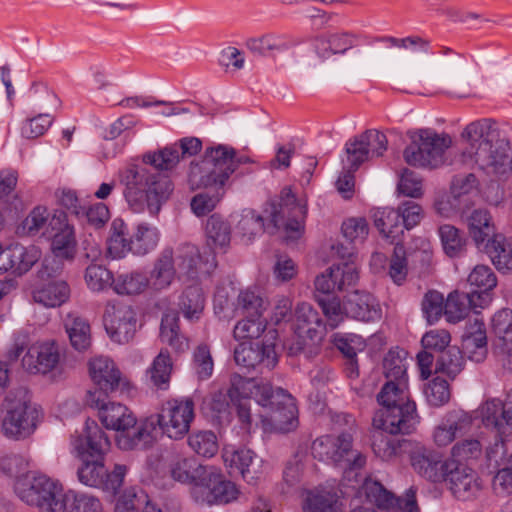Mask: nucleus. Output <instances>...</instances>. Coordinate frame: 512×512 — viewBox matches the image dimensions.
<instances>
[{
    "label": "nucleus",
    "mask_w": 512,
    "mask_h": 512,
    "mask_svg": "<svg viewBox=\"0 0 512 512\" xmlns=\"http://www.w3.org/2000/svg\"><path fill=\"white\" fill-rule=\"evenodd\" d=\"M166 171L143 158L141 163H131L119 170L124 198L134 212H142L145 206L151 214L160 211L174 189Z\"/></svg>",
    "instance_id": "f257e3e1"
},
{
    "label": "nucleus",
    "mask_w": 512,
    "mask_h": 512,
    "mask_svg": "<svg viewBox=\"0 0 512 512\" xmlns=\"http://www.w3.org/2000/svg\"><path fill=\"white\" fill-rule=\"evenodd\" d=\"M194 416L192 399H169L162 404L156 416L141 421V428L135 438H123L121 445L125 448H147L159 431L171 439H182L189 432Z\"/></svg>",
    "instance_id": "f03ea898"
},
{
    "label": "nucleus",
    "mask_w": 512,
    "mask_h": 512,
    "mask_svg": "<svg viewBox=\"0 0 512 512\" xmlns=\"http://www.w3.org/2000/svg\"><path fill=\"white\" fill-rule=\"evenodd\" d=\"M380 409L373 417L374 428L391 434H409L419 423L416 404L410 400L408 383L386 382L377 394Z\"/></svg>",
    "instance_id": "7ed1b4c3"
},
{
    "label": "nucleus",
    "mask_w": 512,
    "mask_h": 512,
    "mask_svg": "<svg viewBox=\"0 0 512 512\" xmlns=\"http://www.w3.org/2000/svg\"><path fill=\"white\" fill-rule=\"evenodd\" d=\"M489 126L486 120L475 121L467 125L462 136L468 147L463 152L488 173L505 175L512 170L510 147L503 141L492 144Z\"/></svg>",
    "instance_id": "20e7f679"
},
{
    "label": "nucleus",
    "mask_w": 512,
    "mask_h": 512,
    "mask_svg": "<svg viewBox=\"0 0 512 512\" xmlns=\"http://www.w3.org/2000/svg\"><path fill=\"white\" fill-rule=\"evenodd\" d=\"M73 447L83 462L77 475L81 483L99 487L104 485L107 470L104 457L110 448V441L105 432L95 421H86L83 433L73 439Z\"/></svg>",
    "instance_id": "39448f33"
},
{
    "label": "nucleus",
    "mask_w": 512,
    "mask_h": 512,
    "mask_svg": "<svg viewBox=\"0 0 512 512\" xmlns=\"http://www.w3.org/2000/svg\"><path fill=\"white\" fill-rule=\"evenodd\" d=\"M358 40L350 32H335L318 35L313 38L315 53L322 60L324 69L335 77H344L366 68L360 51L356 55L348 54Z\"/></svg>",
    "instance_id": "423d86ee"
},
{
    "label": "nucleus",
    "mask_w": 512,
    "mask_h": 512,
    "mask_svg": "<svg viewBox=\"0 0 512 512\" xmlns=\"http://www.w3.org/2000/svg\"><path fill=\"white\" fill-rule=\"evenodd\" d=\"M246 157H236V151L229 146L219 144L206 148L200 162L191 163L189 181L203 188H223L229 177L237 171L239 165L248 163Z\"/></svg>",
    "instance_id": "0eeeda50"
},
{
    "label": "nucleus",
    "mask_w": 512,
    "mask_h": 512,
    "mask_svg": "<svg viewBox=\"0 0 512 512\" xmlns=\"http://www.w3.org/2000/svg\"><path fill=\"white\" fill-rule=\"evenodd\" d=\"M257 381L254 377H243L234 373L230 377V386L226 392H215L210 401V409L219 420L230 419V407H234L240 427L245 432L252 429L250 397H254Z\"/></svg>",
    "instance_id": "6e6552de"
},
{
    "label": "nucleus",
    "mask_w": 512,
    "mask_h": 512,
    "mask_svg": "<svg viewBox=\"0 0 512 512\" xmlns=\"http://www.w3.org/2000/svg\"><path fill=\"white\" fill-rule=\"evenodd\" d=\"M254 398L259 405L269 410V415L262 422L269 425L272 431L289 433L298 427V408L294 397L286 390L273 389L268 382H257Z\"/></svg>",
    "instance_id": "1a4fd4ad"
},
{
    "label": "nucleus",
    "mask_w": 512,
    "mask_h": 512,
    "mask_svg": "<svg viewBox=\"0 0 512 512\" xmlns=\"http://www.w3.org/2000/svg\"><path fill=\"white\" fill-rule=\"evenodd\" d=\"M2 407L1 431L7 438L21 440L35 431L40 420L41 409L24 391L9 393Z\"/></svg>",
    "instance_id": "9d476101"
},
{
    "label": "nucleus",
    "mask_w": 512,
    "mask_h": 512,
    "mask_svg": "<svg viewBox=\"0 0 512 512\" xmlns=\"http://www.w3.org/2000/svg\"><path fill=\"white\" fill-rule=\"evenodd\" d=\"M101 391H88L86 394V404L97 409L99 421L106 429L114 430L119 433L117 436V445L122 450H134L135 448H125L121 445L123 438L133 439L141 428V422L138 424L136 416L124 404L107 400Z\"/></svg>",
    "instance_id": "9b49d317"
},
{
    "label": "nucleus",
    "mask_w": 512,
    "mask_h": 512,
    "mask_svg": "<svg viewBox=\"0 0 512 512\" xmlns=\"http://www.w3.org/2000/svg\"><path fill=\"white\" fill-rule=\"evenodd\" d=\"M410 138V144L403 151L407 164L428 169H436L444 165L445 151L452 143L449 135L438 134L431 129H420Z\"/></svg>",
    "instance_id": "f8f14e48"
},
{
    "label": "nucleus",
    "mask_w": 512,
    "mask_h": 512,
    "mask_svg": "<svg viewBox=\"0 0 512 512\" xmlns=\"http://www.w3.org/2000/svg\"><path fill=\"white\" fill-rule=\"evenodd\" d=\"M265 211L269 214L274 228L283 227L286 240H297L304 230L306 207L297 202L291 188L282 189L279 199L271 200Z\"/></svg>",
    "instance_id": "ddd939ff"
},
{
    "label": "nucleus",
    "mask_w": 512,
    "mask_h": 512,
    "mask_svg": "<svg viewBox=\"0 0 512 512\" xmlns=\"http://www.w3.org/2000/svg\"><path fill=\"white\" fill-rule=\"evenodd\" d=\"M14 490L26 504L52 512L54 503H58L61 496L62 484L46 475L28 472L16 479Z\"/></svg>",
    "instance_id": "4468645a"
},
{
    "label": "nucleus",
    "mask_w": 512,
    "mask_h": 512,
    "mask_svg": "<svg viewBox=\"0 0 512 512\" xmlns=\"http://www.w3.org/2000/svg\"><path fill=\"white\" fill-rule=\"evenodd\" d=\"M277 338V330L268 329L261 342L240 343L234 350L235 362L261 375L271 372L278 363V355L275 351Z\"/></svg>",
    "instance_id": "2eb2a0df"
},
{
    "label": "nucleus",
    "mask_w": 512,
    "mask_h": 512,
    "mask_svg": "<svg viewBox=\"0 0 512 512\" xmlns=\"http://www.w3.org/2000/svg\"><path fill=\"white\" fill-rule=\"evenodd\" d=\"M103 321L105 330L113 342L127 344L134 338L137 315L132 306L121 302L108 303Z\"/></svg>",
    "instance_id": "dca6fc26"
},
{
    "label": "nucleus",
    "mask_w": 512,
    "mask_h": 512,
    "mask_svg": "<svg viewBox=\"0 0 512 512\" xmlns=\"http://www.w3.org/2000/svg\"><path fill=\"white\" fill-rule=\"evenodd\" d=\"M238 489L236 485L225 480L223 475L212 466L204 483L191 488L193 500L200 505L227 504L237 499Z\"/></svg>",
    "instance_id": "f3484780"
},
{
    "label": "nucleus",
    "mask_w": 512,
    "mask_h": 512,
    "mask_svg": "<svg viewBox=\"0 0 512 512\" xmlns=\"http://www.w3.org/2000/svg\"><path fill=\"white\" fill-rule=\"evenodd\" d=\"M60 361L59 345L55 341H45L31 345L22 356L21 365L29 374L46 375L54 371Z\"/></svg>",
    "instance_id": "a211bd4d"
},
{
    "label": "nucleus",
    "mask_w": 512,
    "mask_h": 512,
    "mask_svg": "<svg viewBox=\"0 0 512 512\" xmlns=\"http://www.w3.org/2000/svg\"><path fill=\"white\" fill-rule=\"evenodd\" d=\"M359 279L358 267L352 262H342L328 268L324 273L315 278L316 292L323 297H331L334 290L344 291L355 286Z\"/></svg>",
    "instance_id": "6ab92c4d"
},
{
    "label": "nucleus",
    "mask_w": 512,
    "mask_h": 512,
    "mask_svg": "<svg viewBox=\"0 0 512 512\" xmlns=\"http://www.w3.org/2000/svg\"><path fill=\"white\" fill-rule=\"evenodd\" d=\"M89 371L96 388L93 391H101L104 396L118 389L121 392L129 391L131 384L121 376L120 370L113 360L107 357H96L89 363Z\"/></svg>",
    "instance_id": "aec40b11"
},
{
    "label": "nucleus",
    "mask_w": 512,
    "mask_h": 512,
    "mask_svg": "<svg viewBox=\"0 0 512 512\" xmlns=\"http://www.w3.org/2000/svg\"><path fill=\"white\" fill-rule=\"evenodd\" d=\"M202 142L196 137H185L170 146H166L158 151L147 152L143 154V159L155 164L156 166L168 171L174 169L180 159L191 157L200 152Z\"/></svg>",
    "instance_id": "412c9836"
},
{
    "label": "nucleus",
    "mask_w": 512,
    "mask_h": 512,
    "mask_svg": "<svg viewBox=\"0 0 512 512\" xmlns=\"http://www.w3.org/2000/svg\"><path fill=\"white\" fill-rule=\"evenodd\" d=\"M348 431L334 436V448L330 463L349 470L362 469L366 464V456L353 449L354 419L351 415H343Z\"/></svg>",
    "instance_id": "4be33fe9"
},
{
    "label": "nucleus",
    "mask_w": 512,
    "mask_h": 512,
    "mask_svg": "<svg viewBox=\"0 0 512 512\" xmlns=\"http://www.w3.org/2000/svg\"><path fill=\"white\" fill-rule=\"evenodd\" d=\"M442 479L449 484L453 495L462 501L476 498L481 489V482L477 474L463 463L450 462L449 468Z\"/></svg>",
    "instance_id": "5701e85b"
},
{
    "label": "nucleus",
    "mask_w": 512,
    "mask_h": 512,
    "mask_svg": "<svg viewBox=\"0 0 512 512\" xmlns=\"http://www.w3.org/2000/svg\"><path fill=\"white\" fill-rule=\"evenodd\" d=\"M51 231L46 239L51 240V250L57 258L71 260L76 252L74 227L69 224L67 214L56 210L52 215Z\"/></svg>",
    "instance_id": "b1692460"
},
{
    "label": "nucleus",
    "mask_w": 512,
    "mask_h": 512,
    "mask_svg": "<svg viewBox=\"0 0 512 512\" xmlns=\"http://www.w3.org/2000/svg\"><path fill=\"white\" fill-rule=\"evenodd\" d=\"M174 255L180 272L191 280L209 275L216 267L214 255L204 259L198 247L190 243L179 245Z\"/></svg>",
    "instance_id": "393cba45"
},
{
    "label": "nucleus",
    "mask_w": 512,
    "mask_h": 512,
    "mask_svg": "<svg viewBox=\"0 0 512 512\" xmlns=\"http://www.w3.org/2000/svg\"><path fill=\"white\" fill-rule=\"evenodd\" d=\"M473 424L472 416L463 410L449 412L433 431V441L438 447L451 444L457 435L470 431Z\"/></svg>",
    "instance_id": "a878e982"
},
{
    "label": "nucleus",
    "mask_w": 512,
    "mask_h": 512,
    "mask_svg": "<svg viewBox=\"0 0 512 512\" xmlns=\"http://www.w3.org/2000/svg\"><path fill=\"white\" fill-rule=\"evenodd\" d=\"M480 415L483 424L494 429L500 438L512 433V402L503 403L500 399L493 398L484 402L480 407Z\"/></svg>",
    "instance_id": "bb28decb"
},
{
    "label": "nucleus",
    "mask_w": 512,
    "mask_h": 512,
    "mask_svg": "<svg viewBox=\"0 0 512 512\" xmlns=\"http://www.w3.org/2000/svg\"><path fill=\"white\" fill-rule=\"evenodd\" d=\"M346 317L364 322L378 321L382 317V309L378 301L369 293L354 291L344 301Z\"/></svg>",
    "instance_id": "cd10ccee"
},
{
    "label": "nucleus",
    "mask_w": 512,
    "mask_h": 512,
    "mask_svg": "<svg viewBox=\"0 0 512 512\" xmlns=\"http://www.w3.org/2000/svg\"><path fill=\"white\" fill-rule=\"evenodd\" d=\"M449 461H443L441 455L426 448H419L411 454L414 470L432 482H441L449 468Z\"/></svg>",
    "instance_id": "c85d7f7f"
},
{
    "label": "nucleus",
    "mask_w": 512,
    "mask_h": 512,
    "mask_svg": "<svg viewBox=\"0 0 512 512\" xmlns=\"http://www.w3.org/2000/svg\"><path fill=\"white\" fill-rule=\"evenodd\" d=\"M223 459L226 466L231 469L230 474L238 473L248 483L259 477L260 466L257 464L256 454L251 449L225 450Z\"/></svg>",
    "instance_id": "c756f323"
},
{
    "label": "nucleus",
    "mask_w": 512,
    "mask_h": 512,
    "mask_svg": "<svg viewBox=\"0 0 512 512\" xmlns=\"http://www.w3.org/2000/svg\"><path fill=\"white\" fill-rule=\"evenodd\" d=\"M462 347L471 361L483 362L488 355L486 327L482 320L475 319L469 323L462 335Z\"/></svg>",
    "instance_id": "7c9ffc66"
},
{
    "label": "nucleus",
    "mask_w": 512,
    "mask_h": 512,
    "mask_svg": "<svg viewBox=\"0 0 512 512\" xmlns=\"http://www.w3.org/2000/svg\"><path fill=\"white\" fill-rule=\"evenodd\" d=\"M211 468L200 464L194 457H180L171 463L170 474L175 481L195 488L204 483Z\"/></svg>",
    "instance_id": "2f4dec72"
},
{
    "label": "nucleus",
    "mask_w": 512,
    "mask_h": 512,
    "mask_svg": "<svg viewBox=\"0 0 512 512\" xmlns=\"http://www.w3.org/2000/svg\"><path fill=\"white\" fill-rule=\"evenodd\" d=\"M176 263L173 248L162 249L154 260L148 277L154 289L163 290L171 286L177 274Z\"/></svg>",
    "instance_id": "473e14b6"
},
{
    "label": "nucleus",
    "mask_w": 512,
    "mask_h": 512,
    "mask_svg": "<svg viewBox=\"0 0 512 512\" xmlns=\"http://www.w3.org/2000/svg\"><path fill=\"white\" fill-rule=\"evenodd\" d=\"M295 318L296 330L299 333H305L312 342L321 340L326 331V324L310 303H299L295 309Z\"/></svg>",
    "instance_id": "72a5a7b5"
},
{
    "label": "nucleus",
    "mask_w": 512,
    "mask_h": 512,
    "mask_svg": "<svg viewBox=\"0 0 512 512\" xmlns=\"http://www.w3.org/2000/svg\"><path fill=\"white\" fill-rule=\"evenodd\" d=\"M100 505V500L92 494L62 489L58 503H54V512H97Z\"/></svg>",
    "instance_id": "f704fd0d"
},
{
    "label": "nucleus",
    "mask_w": 512,
    "mask_h": 512,
    "mask_svg": "<svg viewBox=\"0 0 512 512\" xmlns=\"http://www.w3.org/2000/svg\"><path fill=\"white\" fill-rule=\"evenodd\" d=\"M480 250L489 257L498 271L512 270V242L505 235L496 233Z\"/></svg>",
    "instance_id": "c9c22d12"
},
{
    "label": "nucleus",
    "mask_w": 512,
    "mask_h": 512,
    "mask_svg": "<svg viewBox=\"0 0 512 512\" xmlns=\"http://www.w3.org/2000/svg\"><path fill=\"white\" fill-rule=\"evenodd\" d=\"M468 233L477 249H482L485 242L496 234V228L490 212L478 208L466 217Z\"/></svg>",
    "instance_id": "e433bc0d"
},
{
    "label": "nucleus",
    "mask_w": 512,
    "mask_h": 512,
    "mask_svg": "<svg viewBox=\"0 0 512 512\" xmlns=\"http://www.w3.org/2000/svg\"><path fill=\"white\" fill-rule=\"evenodd\" d=\"M375 227L382 236L395 245H400L403 236V226L397 209L378 208L372 214Z\"/></svg>",
    "instance_id": "4c0bfd02"
},
{
    "label": "nucleus",
    "mask_w": 512,
    "mask_h": 512,
    "mask_svg": "<svg viewBox=\"0 0 512 512\" xmlns=\"http://www.w3.org/2000/svg\"><path fill=\"white\" fill-rule=\"evenodd\" d=\"M461 70L457 61L440 60L435 67H422L413 73L412 79L445 84H457Z\"/></svg>",
    "instance_id": "58836bf2"
},
{
    "label": "nucleus",
    "mask_w": 512,
    "mask_h": 512,
    "mask_svg": "<svg viewBox=\"0 0 512 512\" xmlns=\"http://www.w3.org/2000/svg\"><path fill=\"white\" fill-rule=\"evenodd\" d=\"M64 328L71 346L78 352H85L91 347V327L89 322L76 313L67 314Z\"/></svg>",
    "instance_id": "ea45409f"
},
{
    "label": "nucleus",
    "mask_w": 512,
    "mask_h": 512,
    "mask_svg": "<svg viewBox=\"0 0 512 512\" xmlns=\"http://www.w3.org/2000/svg\"><path fill=\"white\" fill-rule=\"evenodd\" d=\"M52 215L47 207L38 205L34 207L18 227V234L22 236L47 237L51 231Z\"/></svg>",
    "instance_id": "a19ab883"
},
{
    "label": "nucleus",
    "mask_w": 512,
    "mask_h": 512,
    "mask_svg": "<svg viewBox=\"0 0 512 512\" xmlns=\"http://www.w3.org/2000/svg\"><path fill=\"white\" fill-rule=\"evenodd\" d=\"M70 288L65 281H51L33 291V299L46 307H57L69 299Z\"/></svg>",
    "instance_id": "79ce46f5"
},
{
    "label": "nucleus",
    "mask_w": 512,
    "mask_h": 512,
    "mask_svg": "<svg viewBox=\"0 0 512 512\" xmlns=\"http://www.w3.org/2000/svg\"><path fill=\"white\" fill-rule=\"evenodd\" d=\"M160 240L158 229L148 223H140L130 237V249L134 255L144 256L153 251Z\"/></svg>",
    "instance_id": "37998d69"
},
{
    "label": "nucleus",
    "mask_w": 512,
    "mask_h": 512,
    "mask_svg": "<svg viewBox=\"0 0 512 512\" xmlns=\"http://www.w3.org/2000/svg\"><path fill=\"white\" fill-rule=\"evenodd\" d=\"M445 254L450 258L462 257L467 250L468 240L457 227L444 224L438 229Z\"/></svg>",
    "instance_id": "c03bdc74"
},
{
    "label": "nucleus",
    "mask_w": 512,
    "mask_h": 512,
    "mask_svg": "<svg viewBox=\"0 0 512 512\" xmlns=\"http://www.w3.org/2000/svg\"><path fill=\"white\" fill-rule=\"evenodd\" d=\"M406 358L407 352L398 347L387 352L383 359V373L387 379L386 382L408 383Z\"/></svg>",
    "instance_id": "a18cd8bd"
},
{
    "label": "nucleus",
    "mask_w": 512,
    "mask_h": 512,
    "mask_svg": "<svg viewBox=\"0 0 512 512\" xmlns=\"http://www.w3.org/2000/svg\"><path fill=\"white\" fill-rule=\"evenodd\" d=\"M206 236L210 247L225 251L231 241V226L220 215L213 214L206 222Z\"/></svg>",
    "instance_id": "49530a36"
},
{
    "label": "nucleus",
    "mask_w": 512,
    "mask_h": 512,
    "mask_svg": "<svg viewBox=\"0 0 512 512\" xmlns=\"http://www.w3.org/2000/svg\"><path fill=\"white\" fill-rule=\"evenodd\" d=\"M173 363L167 349H161L154 358L147 374L151 383L158 389L167 390L170 384Z\"/></svg>",
    "instance_id": "de8ad7c7"
},
{
    "label": "nucleus",
    "mask_w": 512,
    "mask_h": 512,
    "mask_svg": "<svg viewBox=\"0 0 512 512\" xmlns=\"http://www.w3.org/2000/svg\"><path fill=\"white\" fill-rule=\"evenodd\" d=\"M160 339L176 352L188 349V340L179 333V317L175 313L164 314L160 326Z\"/></svg>",
    "instance_id": "09e8293b"
},
{
    "label": "nucleus",
    "mask_w": 512,
    "mask_h": 512,
    "mask_svg": "<svg viewBox=\"0 0 512 512\" xmlns=\"http://www.w3.org/2000/svg\"><path fill=\"white\" fill-rule=\"evenodd\" d=\"M149 283L148 277L143 272L120 273L115 277L113 291L118 295H138L148 288Z\"/></svg>",
    "instance_id": "8fccbe9b"
},
{
    "label": "nucleus",
    "mask_w": 512,
    "mask_h": 512,
    "mask_svg": "<svg viewBox=\"0 0 512 512\" xmlns=\"http://www.w3.org/2000/svg\"><path fill=\"white\" fill-rule=\"evenodd\" d=\"M248 49L261 56H273L288 50L293 44L284 36L268 34L259 38H252L247 41Z\"/></svg>",
    "instance_id": "3c124183"
},
{
    "label": "nucleus",
    "mask_w": 512,
    "mask_h": 512,
    "mask_svg": "<svg viewBox=\"0 0 512 512\" xmlns=\"http://www.w3.org/2000/svg\"><path fill=\"white\" fill-rule=\"evenodd\" d=\"M115 277L105 265L89 263L84 271V281L92 292H104L113 289Z\"/></svg>",
    "instance_id": "603ef678"
},
{
    "label": "nucleus",
    "mask_w": 512,
    "mask_h": 512,
    "mask_svg": "<svg viewBox=\"0 0 512 512\" xmlns=\"http://www.w3.org/2000/svg\"><path fill=\"white\" fill-rule=\"evenodd\" d=\"M394 435L387 430L375 428L372 435V449L381 460L388 461L398 455L403 441L395 438Z\"/></svg>",
    "instance_id": "864d4df0"
},
{
    "label": "nucleus",
    "mask_w": 512,
    "mask_h": 512,
    "mask_svg": "<svg viewBox=\"0 0 512 512\" xmlns=\"http://www.w3.org/2000/svg\"><path fill=\"white\" fill-rule=\"evenodd\" d=\"M205 305L202 288L198 284L188 286L180 297L179 307L189 320L199 319Z\"/></svg>",
    "instance_id": "5fc2aeb1"
},
{
    "label": "nucleus",
    "mask_w": 512,
    "mask_h": 512,
    "mask_svg": "<svg viewBox=\"0 0 512 512\" xmlns=\"http://www.w3.org/2000/svg\"><path fill=\"white\" fill-rule=\"evenodd\" d=\"M9 251L11 264H13L12 271L18 275L29 271L40 258V252L35 246L24 247L16 244L10 246Z\"/></svg>",
    "instance_id": "6e6d98bb"
},
{
    "label": "nucleus",
    "mask_w": 512,
    "mask_h": 512,
    "mask_svg": "<svg viewBox=\"0 0 512 512\" xmlns=\"http://www.w3.org/2000/svg\"><path fill=\"white\" fill-rule=\"evenodd\" d=\"M464 368V357L457 346H450L442 352L435 364V372L445 374L450 379L455 377Z\"/></svg>",
    "instance_id": "4d7b16f0"
},
{
    "label": "nucleus",
    "mask_w": 512,
    "mask_h": 512,
    "mask_svg": "<svg viewBox=\"0 0 512 512\" xmlns=\"http://www.w3.org/2000/svg\"><path fill=\"white\" fill-rule=\"evenodd\" d=\"M189 447L198 455L213 457L218 451V441L211 430L193 431L187 439Z\"/></svg>",
    "instance_id": "13d9d810"
},
{
    "label": "nucleus",
    "mask_w": 512,
    "mask_h": 512,
    "mask_svg": "<svg viewBox=\"0 0 512 512\" xmlns=\"http://www.w3.org/2000/svg\"><path fill=\"white\" fill-rule=\"evenodd\" d=\"M238 321L233 329V336L236 340L256 339L265 334L267 321L263 316H246Z\"/></svg>",
    "instance_id": "bf43d9fd"
},
{
    "label": "nucleus",
    "mask_w": 512,
    "mask_h": 512,
    "mask_svg": "<svg viewBox=\"0 0 512 512\" xmlns=\"http://www.w3.org/2000/svg\"><path fill=\"white\" fill-rule=\"evenodd\" d=\"M237 233L245 243L251 242L257 235L263 232L264 222L261 215L254 210L246 209L236 225Z\"/></svg>",
    "instance_id": "052dcab7"
},
{
    "label": "nucleus",
    "mask_w": 512,
    "mask_h": 512,
    "mask_svg": "<svg viewBox=\"0 0 512 512\" xmlns=\"http://www.w3.org/2000/svg\"><path fill=\"white\" fill-rule=\"evenodd\" d=\"M362 490L369 502L374 503L378 508L389 510L393 507L394 494L388 491L379 481L366 479L362 485Z\"/></svg>",
    "instance_id": "680f3d73"
},
{
    "label": "nucleus",
    "mask_w": 512,
    "mask_h": 512,
    "mask_svg": "<svg viewBox=\"0 0 512 512\" xmlns=\"http://www.w3.org/2000/svg\"><path fill=\"white\" fill-rule=\"evenodd\" d=\"M467 301L468 296L464 292L449 294L444 307V316L449 323H458L467 316L470 311Z\"/></svg>",
    "instance_id": "e2e57ef3"
},
{
    "label": "nucleus",
    "mask_w": 512,
    "mask_h": 512,
    "mask_svg": "<svg viewBox=\"0 0 512 512\" xmlns=\"http://www.w3.org/2000/svg\"><path fill=\"white\" fill-rule=\"evenodd\" d=\"M315 300L327 318V325L329 328H337L339 324L343 322L346 316L344 312V305H341L339 298L335 296L323 297L320 295H315Z\"/></svg>",
    "instance_id": "0e129e2a"
},
{
    "label": "nucleus",
    "mask_w": 512,
    "mask_h": 512,
    "mask_svg": "<svg viewBox=\"0 0 512 512\" xmlns=\"http://www.w3.org/2000/svg\"><path fill=\"white\" fill-rule=\"evenodd\" d=\"M118 501L127 502L128 508L139 512H162L159 507L151 502L148 494L141 488L126 489Z\"/></svg>",
    "instance_id": "69168bd1"
},
{
    "label": "nucleus",
    "mask_w": 512,
    "mask_h": 512,
    "mask_svg": "<svg viewBox=\"0 0 512 512\" xmlns=\"http://www.w3.org/2000/svg\"><path fill=\"white\" fill-rule=\"evenodd\" d=\"M305 512H339L338 499L332 493H317L307 497Z\"/></svg>",
    "instance_id": "338daca9"
},
{
    "label": "nucleus",
    "mask_w": 512,
    "mask_h": 512,
    "mask_svg": "<svg viewBox=\"0 0 512 512\" xmlns=\"http://www.w3.org/2000/svg\"><path fill=\"white\" fill-rule=\"evenodd\" d=\"M491 330L505 343H512V310L504 308L496 312L491 320Z\"/></svg>",
    "instance_id": "774afa93"
}]
</instances>
